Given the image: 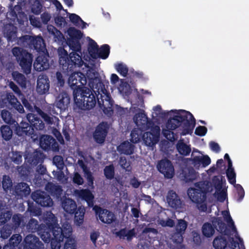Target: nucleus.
Instances as JSON below:
<instances>
[{"label": "nucleus", "instance_id": "de8ad7c7", "mask_svg": "<svg viewBox=\"0 0 249 249\" xmlns=\"http://www.w3.org/2000/svg\"><path fill=\"white\" fill-rule=\"evenodd\" d=\"M13 186V182L12 179L8 175H3L2 180V187L3 190L7 192L11 190Z\"/></svg>", "mask_w": 249, "mask_h": 249}, {"label": "nucleus", "instance_id": "c756f323", "mask_svg": "<svg viewBox=\"0 0 249 249\" xmlns=\"http://www.w3.org/2000/svg\"><path fill=\"white\" fill-rule=\"evenodd\" d=\"M26 229L29 232H35L37 231L39 232L40 234V231H43L44 229L47 226L45 223V225L43 226V228H40V226L38 225V222L37 220L35 218H32L28 222L27 225L25 224Z\"/></svg>", "mask_w": 249, "mask_h": 249}, {"label": "nucleus", "instance_id": "603ef678", "mask_svg": "<svg viewBox=\"0 0 249 249\" xmlns=\"http://www.w3.org/2000/svg\"><path fill=\"white\" fill-rule=\"evenodd\" d=\"M98 49L99 46L96 42L94 40L91 39L89 42L88 51L91 57H95V55H97V52L98 51Z\"/></svg>", "mask_w": 249, "mask_h": 249}, {"label": "nucleus", "instance_id": "ea45409f", "mask_svg": "<svg viewBox=\"0 0 249 249\" xmlns=\"http://www.w3.org/2000/svg\"><path fill=\"white\" fill-rule=\"evenodd\" d=\"M67 233V231H65ZM72 235H67V233L64 234V239H65V242L64 245L63 249H76V244L75 240L71 237Z\"/></svg>", "mask_w": 249, "mask_h": 249}, {"label": "nucleus", "instance_id": "393cba45", "mask_svg": "<svg viewBox=\"0 0 249 249\" xmlns=\"http://www.w3.org/2000/svg\"><path fill=\"white\" fill-rule=\"evenodd\" d=\"M26 119L34 130H41L44 128V124L42 121L36 115L28 113L26 116Z\"/></svg>", "mask_w": 249, "mask_h": 249}, {"label": "nucleus", "instance_id": "774afa93", "mask_svg": "<svg viewBox=\"0 0 249 249\" xmlns=\"http://www.w3.org/2000/svg\"><path fill=\"white\" fill-rule=\"evenodd\" d=\"M237 190V199L238 202H240L245 196V191L242 186L239 184L236 185Z\"/></svg>", "mask_w": 249, "mask_h": 249}, {"label": "nucleus", "instance_id": "4468645a", "mask_svg": "<svg viewBox=\"0 0 249 249\" xmlns=\"http://www.w3.org/2000/svg\"><path fill=\"white\" fill-rule=\"evenodd\" d=\"M15 131L19 136H28L32 139L35 140L37 138L35 133L34 128L29 123L21 121L20 124L16 127Z\"/></svg>", "mask_w": 249, "mask_h": 249}, {"label": "nucleus", "instance_id": "c85d7f7f", "mask_svg": "<svg viewBox=\"0 0 249 249\" xmlns=\"http://www.w3.org/2000/svg\"><path fill=\"white\" fill-rule=\"evenodd\" d=\"M45 48L46 45L42 36H33L31 49H34L37 52H43L45 49Z\"/></svg>", "mask_w": 249, "mask_h": 249}, {"label": "nucleus", "instance_id": "473e14b6", "mask_svg": "<svg viewBox=\"0 0 249 249\" xmlns=\"http://www.w3.org/2000/svg\"><path fill=\"white\" fill-rule=\"evenodd\" d=\"M116 235L120 238L124 239L125 237H126L128 241H131L136 235L135 230L133 228L127 231L125 228H124L117 231Z\"/></svg>", "mask_w": 249, "mask_h": 249}, {"label": "nucleus", "instance_id": "423d86ee", "mask_svg": "<svg viewBox=\"0 0 249 249\" xmlns=\"http://www.w3.org/2000/svg\"><path fill=\"white\" fill-rule=\"evenodd\" d=\"M11 51L23 72L26 74L30 73L33 62V55L19 47L13 48Z\"/></svg>", "mask_w": 249, "mask_h": 249}, {"label": "nucleus", "instance_id": "79ce46f5", "mask_svg": "<svg viewBox=\"0 0 249 249\" xmlns=\"http://www.w3.org/2000/svg\"><path fill=\"white\" fill-rule=\"evenodd\" d=\"M215 228L210 223H205L202 228V232L204 236L206 237H210L215 232Z\"/></svg>", "mask_w": 249, "mask_h": 249}, {"label": "nucleus", "instance_id": "aec40b11", "mask_svg": "<svg viewBox=\"0 0 249 249\" xmlns=\"http://www.w3.org/2000/svg\"><path fill=\"white\" fill-rule=\"evenodd\" d=\"M50 89V81L46 75H40L38 77L36 85V91L40 95L48 92Z\"/></svg>", "mask_w": 249, "mask_h": 249}, {"label": "nucleus", "instance_id": "052dcab7", "mask_svg": "<svg viewBox=\"0 0 249 249\" xmlns=\"http://www.w3.org/2000/svg\"><path fill=\"white\" fill-rule=\"evenodd\" d=\"M184 178L186 182L193 181L196 178V171L193 168L188 169V172L184 173Z\"/></svg>", "mask_w": 249, "mask_h": 249}, {"label": "nucleus", "instance_id": "9d476101", "mask_svg": "<svg viewBox=\"0 0 249 249\" xmlns=\"http://www.w3.org/2000/svg\"><path fill=\"white\" fill-rule=\"evenodd\" d=\"M44 248V244L40 241L39 238L35 235L30 234L24 238L23 243L20 245L18 249H42Z\"/></svg>", "mask_w": 249, "mask_h": 249}, {"label": "nucleus", "instance_id": "e2e57ef3", "mask_svg": "<svg viewBox=\"0 0 249 249\" xmlns=\"http://www.w3.org/2000/svg\"><path fill=\"white\" fill-rule=\"evenodd\" d=\"M222 214L228 223L229 226L231 228L232 231L234 232H237L234 222L233 221L229 212L228 211H224L222 212Z\"/></svg>", "mask_w": 249, "mask_h": 249}, {"label": "nucleus", "instance_id": "09e8293b", "mask_svg": "<svg viewBox=\"0 0 249 249\" xmlns=\"http://www.w3.org/2000/svg\"><path fill=\"white\" fill-rule=\"evenodd\" d=\"M31 167L27 165H22L18 168V171L20 176L23 179H27L31 172Z\"/></svg>", "mask_w": 249, "mask_h": 249}, {"label": "nucleus", "instance_id": "9b49d317", "mask_svg": "<svg viewBox=\"0 0 249 249\" xmlns=\"http://www.w3.org/2000/svg\"><path fill=\"white\" fill-rule=\"evenodd\" d=\"M31 197L34 201L41 207H50L53 205L52 199L44 191L36 190L32 194Z\"/></svg>", "mask_w": 249, "mask_h": 249}, {"label": "nucleus", "instance_id": "58836bf2", "mask_svg": "<svg viewBox=\"0 0 249 249\" xmlns=\"http://www.w3.org/2000/svg\"><path fill=\"white\" fill-rule=\"evenodd\" d=\"M213 244L215 249H225L227 246L228 241L225 237L220 236L214 238Z\"/></svg>", "mask_w": 249, "mask_h": 249}, {"label": "nucleus", "instance_id": "0e129e2a", "mask_svg": "<svg viewBox=\"0 0 249 249\" xmlns=\"http://www.w3.org/2000/svg\"><path fill=\"white\" fill-rule=\"evenodd\" d=\"M37 112L47 124H52L53 123V118L50 116V114L44 112L39 108L37 109Z\"/></svg>", "mask_w": 249, "mask_h": 249}, {"label": "nucleus", "instance_id": "20e7f679", "mask_svg": "<svg viewBox=\"0 0 249 249\" xmlns=\"http://www.w3.org/2000/svg\"><path fill=\"white\" fill-rule=\"evenodd\" d=\"M68 44L73 51L69 54L63 47H59L58 49L59 64L63 71L67 72H72L75 68L81 67L83 64L81 55L77 53H81V51L79 40L69 39Z\"/></svg>", "mask_w": 249, "mask_h": 249}, {"label": "nucleus", "instance_id": "49530a36", "mask_svg": "<svg viewBox=\"0 0 249 249\" xmlns=\"http://www.w3.org/2000/svg\"><path fill=\"white\" fill-rule=\"evenodd\" d=\"M13 227L9 224L4 225L0 231V237L4 239H7L12 234Z\"/></svg>", "mask_w": 249, "mask_h": 249}, {"label": "nucleus", "instance_id": "f704fd0d", "mask_svg": "<svg viewBox=\"0 0 249 249\" xmlns=\"http://www.w3.org/2000/svg\"><path fill=\"white\" fill-rule=\"evenodd\" d=\"M13 80L21 87L25 88L26 86V78L24 75L18 71H14L12 73Z\"/></svg>", "mask_w": 249, "mask_h": 249}, {"label": "nucleus", "instance_id": "5701e85b", "mask_svg": "<svg viewBox=\"0 0 249 249\" xmlns=\"http://www.w3.org/2000/svg\"><path fill=\"white\" fill-rule=\"evenodd\" d=\"M167 201L169 205L175 209L181 208V200L176 193L172 190H170L168 193Z\"/></svg>", "mask_w": 249, "mask_h": 249}, {"label": "nucleus", "instance_id": "a18cd8bd", "mask_svg": "<svg viewBox=\"0 0 249 249\" xmlns=\"http://www.w3.org/2000/svg\"><path fill=\"white\" fill-rule=\"evenodd\" d=\"M177 148L181 155L184 156L188 155L191 151V148L182 142H178Z\"/></svg>", "mask_w": 249, "mask_h": 249}, {"label": "nucleus", "instance_id": "c03bdc74", "mask_svg": "<svg viewBox=\"0 0 249 249\" xmlns=\"http://www.w3.org/2000/svg\"><path fill=\"white\" fill-rule=\"evenodd\" d=\"M121 83L119 87L120 92L125 96L129 95L132 92V89L130 85L127 82L121 79Z\"/></svg>", "mask_w": 249, "mask_h": 249}, {"label": "nucleus", "instance_id": "c9c22d12", "mask_svg": "<svg viewBox=\"0 0 249 249\" xmlns=\"http://www.w3.org/2000/svg\"><path fill=\"white\" fill-rule=\"evenodd\" d=\"M143 131L140 128H134L130 134V141L133 143L139 142L142 138Z\"/></svg>", "mask_w": 249, "mask_h": 249}, {"label": "nucleus", "instance_id": "338daca9", "mask_svg": "<svg viewBox=\"0 0 249 249\" xmlns=\"http://www.w3.org/2000/svg\"><path fill=\"white\" fill-rule=\"evenodd\" d=\"M21 236L20 235L14 234L10 238L9 243L12 245H14L16 247L21 242Z\"/></svg>", "mask_w": 249, "mask_h": 249}, {"label": "nucleus", "instance_id": "4d7b16f0", "mask_svg": "<svg viewBox=\"0 0 249 249\" xmlns=\"http://www.w3.org/2000/svg\"><path fill=\"white\" fill-rule=\"evenodd\" d=\"M1 118L7 124H13L15 122L11 113L6 110H3L1 113Z\"/></svg>", "mask_w": 249, "mask_h": 249}, {"label": "nucleus", "instance_id": "69168bd1", "mask_svg": "<svg viewBox=\"0 0 249 249\" xmlns=\"http://www.w3.org/2000/svg\"><path fill=\"white\" fill-rule=\"evenodd\" d=\"M12 217V213L10 211H6L0 213V226H2L7 222Z\"/></svg>", "mask_w": 249, "mask_h": 249}, {"label": "nucleus", "instance_id": "a878e982", "mask_svg": "<svg viewBox=\"0 0 249 249\" xmlns=\"http://www.w3.org/2000/svg\"><path fill=\"white\" fill-rule=\"evenodd\" d=\"M135 146L127 141L122 142L118 147L117 150L121 154L131 155L134 153Z\"/></svg>", "mask_w": 249, "mask_h": 249}, {"label": "nucleus", "instance_id": "39448f33", "mask_svg": "<svg viewBox=\"0 0 249 249\" xmlns=\"http://www.w3.org/2000/svg\"><path fill=\"white\" fill-rule=\"evenodd\" d=\"M195 188H189L187 195L190 200L196 204L204 202L206 199L207 194L209 192L210 185L208 181H201L194 184Z\"/></svg>", "mask_w": 249, "mask_h": 249}, {"label": "nucleus", "instance_id": "a211bd4d", "mask_svg": "<svg viewBox=\"0 0 249 249\" xmlns=\"http://www.w3.org/2000/svg\"><path fill=\"white\" fill-rule=\"evenodd\" d=\"M45 156L40 150H36L33 152H29L26 155L25 160L32 166H36L42 163Z\"/></svg>", "mask_w": 249, "mask_h": 249}, {"label": "nucleus", "instance_id": "13d9d810", "mask_svg": "<svg viewBox=\"0 0 249 249\" xmlns=\"http://www.w3.org/2000/svg\"><path fill=\"white\" fill-rule=\"evenodd\" d=\"M42 9V5L38 0H35L31 5V11L35 15H39L41 13Z\"/></svg>", "mask_w": 249, "mask_h": 249}, {"label": "nucleus", "instance_id": "8fccbe9b", "mask_svg": "<svg viewBox=\"0 0 249 249\" xmlns=\"http://www.w3.org/2000/svg\"><path fill=\"white\" fill-rule=\"evenodd\" d=\"M68 33L71 39L80 40L82 37L83 34L81 32L74 27L69 28Z\"/></svg>", "mask_w": 249, "mask_h": 249}, {"label": "nucleus", "instance_id": "6e6552de", "mask_svg": "<svg viewBox=\"0 0 249 249\" xmlns=\"http://www.w3.org/2000/svg\"><path fill=\"white\" fill-rule=\"evenodd\" d=\"M87 78L85 75L81 72H74L69 76L68 83L71 88L73 90V95L75 93V90L80 89H82L83 86L87 84Z\"/></svg>", "mask_w": 249, "mask_h": 249}, {"label": "nucleus", "instance_id": "2eb2a0df", "mask_svg": "<svg viewBox=\"0 0 249 249\" xmlns=\"http://www.w3.org/2000/svg\"><path fill=\"white\" fill-rule=\"evenodd\" d=\"M39 144L40 147L45 151L52 150L58 151L59 145L56 140L51 136L42 135L40 138Z\"/></svg>", "mask_w": 249, "mask_h": 249}, {"label": "nucleus", "instance_id": "4c0bfd02", "mask_svg": "<svg viewBox=\"0 0 249 249\" xmlns=\"http://www.w3.org/2000/svg\"><path fill=\"white\" fill-rule=\"evenodd\" d=\"M110 53V47L108 44H104L98 49L97 55L94 58H100L103 59H107Z\"/></svg>", "mask_w": 249, "mask_h": 249}, {"label": "nucleus", "instance_id": "f3484780", "mask_svg": "<svg viewBox=\"0 0 249 249\" xmlns=\"http://www.w3.org/2000/svg\"><path fill=\"white\" fill-rule=\"evenodd\" d=\"M74 194L77 198L85 200L89 207L93 208L94 196L89 189H75L74 191Z\"/></svg>", "mask_w": 249, "mask_h": 249}, {"label": "nucleus", "instance_id": "72a5a7b5", "mask_svg": "<svg viewBox=\"0 0 249 249\" xmlns=\"http://www.w3.org/2000/svg\"><path fill=\"white\" fill-rule=\"evenodd\" d=\"M142 139L145 144L149 146H152L156 144L159 141V140H157L154 135L149 131L144 133L143 132Z\"/></svg>", "mask_w": 249, "mask_h": 249}, {"label": "nucleus", "instance_id": "6e6d98bb", "mask_svg": "<svg viewBox=\"0 0 249 249\" xmlns=\"http://www.w3.org/2000/svg\"><path fill=\"white\" fill-rule=\"evenodd\" d=\"M227 177L229 182L232 185L236 183V174L232 166L228 167L226 171Z\"/></svg>", "mask_w": 249, "mask_h": 249}, {"label": "nucleus", "instance_id": "5fc2aeb1", "mask_svg": "<svg viewBox=\"0 0 249 249\" xmlns=\"http://www.w3.org/2000/svg\"><path fill=\"white\" fill-rule=\"evenodd\" d=\"M188 223L185 220L180 219L178 220V223L175 227L176 231L184 233L187 228Z\"/></svg>", "mask_w": 249, "mask_h": 249}, {"label": "nucleus", "instance_id": "412c9836", "mask_svg": "<svg viewBox=\"0 0 249 249\" xmlns=\"http://www.w3.org/2000/svg\"><path fill=\"white\" fill-rule=\"evenodd\" d=\"M13 192L16 196L22 198L30 194L31 189L27 183L20 182L14 185Z\"/></svg>", "mask_w": 249, "mask_h": 249}, {"label": "nucleus", "instance_id": "7ed1b4c3", "mask_svg": "<svg viewBox=\"0 0 249 249\" xmlns=\"http://www.w3.org/2000/svg\"><path fill=\"white\" fill-rule=\"evenodd\" d=\"M45 223L47 226L40 231V237L45 243H51L52 249H60L64 240V234H66L65 231H67V235H72L71 225L66 222L60 227L56 217L52 213L47 215Z\"/></svg>", "mask_w": 249, "mask_h": 249}, {"label": "nucleus", "instance_id": "f257e3e1", "mask_svg": "<svg viewBox=\"0 0 249 249\" xmlns=\"http://www.w3.org/2000/svg\"><path fill=\"white\" fill-rule=\"evenodd\" d=\"M90 89L84 87L75 90L73 99L76 107L83 110L93 108L98 103L99 107L108 116L113 113L114 101L105 89L100 76L90 79Z\"/></svg>", "mask_w": 249, "mask_h": 249}, {"label": "nucleus", "instance_id": "0eeeda50", "mask_svg": "<svg viewBox=\"0 0 249 249\" xmlns=\"http://www.w3.org/2000/svg\"><path fill=\"white\" fill-rule=\"evenodd\" d=\"M62 207L68 213L74 214V222L78 226L84 221L85 209L84 208H77L75 201L69 198H65L62 201Z\"/></svg>", "mask_w": 249, "mask_h": 249}, {"label": "nucleus", "instance_id": "3c124183", "mask_svg": "<svg viewBox=\"0 0 249 249\" xmlns=\"http://www.w3.org/2000/svg\"><path fill=\"white\" fill-rule=\"evenodd\" d=\"M104 174L106 178L111 180L114 178L115 168L113 164L106 166L104 169Z\"/></svg>", "mask_w": 249, "mask_h": 249}, {"label": "nucleus", "instance_id": "ddd939ff", "mask_svg": "<svg viewBox=\"0 0 249 249\" xmlns=\"http://www.w3.org/2000/svg\"><path fill=\"white\" fill-rule=\"evenodd\" d=\"M93 210L99 219L104 223L110 224L116 219L114 214L107 209H103L99 206L95 205L93 207Z\"/></svg>", "mask_w": 249, "mask_h": 249}, {"label": "nucleus", "instance_id": "7c9ffc66", "mask_svg": "<svg viewBox=\"0 0 249 249\" xmlns=\"http://www.w3.org/2000/svg\"><path fill=\"white\" fill-rule=\"evenodd\" d=\"M192 161L195 166L202 165V167H205L209 165L211 162V159L208 155L203 156H194L193 153L192 154Z\"/></svg>", "mask_w": 249, "mask_h": 249}, {"label": "nucleus", "instance_id": "4be33fe9", "mask_svg": "<svg viewBox=\"0 0 249 249\" xmlns=\"http://www.w3.org/2000/svg\"><path fill=\"white\" fill-rule=\"evenodd\" d=\"M70 103V98L66 92L60 93L57 97L55 104L56 107L60 111H64L68 108Z\"/></svg>", "mask_w": 249, "mask_h": 249}, {"label": "nucleus", "instance_id": "bb28decb", "mask_svg": "<svg viewBox=\"0 0 249 249\" xmlns=\"http://www.w3.org/2000/svg\"><path fill=\"white\" fill-rule=\"evenodd\" d=\"M45 190L49 193L51 196L56 198H59L61 197L63 191L61 186L55 185L52 182H48L46 185Z\"/></svg>", "mask_w": 249, "mask_h": 249}, {"label": "nucleus", "instance_id": "1a4fd4ad", "mask_svg": "<svg viewBox=\"0 0 249 249\" xmlns=\"http://www.w3.org/2000/svg\"><path fill=\"white\" fill-rule=\"evenodd\" d=\"M109 129V125L107 122H102L95 127L93 132V138L98 144H103Z\"/></svg>", "mask_w": 249, "mask_h": 249}, {"label": "nucleus", "instance_id": "cd10ccee", "mask_svg": "<svg viewBox=\"0 0 249 249\" xmlns=\"http://www.w3.org/2000/svg\"><path fill=\"white\" fill-rule=\"evenodd\" d=\"M137 110H139L140 112L135 114L133 117V120L137 125L144 126L147 124L148 117L147 115L145 113L144 111L141 109L139 107L134 108Z\"/></svg>", "mask_w": 249, "mask_h": 249}, {"label": "nucleus", "instance_id": "bf43d9fd", "mask_svg": "<svg viewBox=\"0 0 249 249\" xmlns=\"http://www.w3.org/2000/svg\"><path fill=\"white\" fill-rule=\"evenodd\" d=\"M115 69L117 72L124 77L126 76L128 72V69L126 65L122 63L115 65Z\"/></svg>", "mask_w": 249, "mask_h": 249}, {"label": "nucleus", "instance_id": "680f3d73", "mask_svg": "<svg viewBox=\"0 0 249 249\" xmlns=\"http://www.w3.org/2000/svg\"><path fill=\"white\" fill-rule=\"evenodd\" d=\"M22 154L21 152L12 151L11 157V160L16 164H20L22 161Z\"/></svg>", "mask_w": 249, "mask_h": 249}, {"label": "nucleus", "instance_id": "f03ea898", "mask_svg": "<svg viewBox=\"0 0 249 249\" xmlns=\"http://www.w3.org/2000/svg\"><path fill=\"white\" fill-rule=\"evenodd\" d=\"M174 113V117L170 118L166 124V128L162 129L163 136L171 142L177 140L178 136L173 130L180 127L182 131L181 136L191 134L196 124V119L193 114L185 110H172Z\"/></svg>", "mask_w": 249, "mask_h": 249}, {"label": "nucleus", "instance_id": "b1692460", "mask_svg": "<svg viewBox=\"0 0 249 249\" xmlns=\"http://www.w3.org/2000/svg\"><path fill=\"white\" fill-rule=\"evenodd\" d=\"M49 60L44 55L38 56L34 63L35 70L38 71L46 70L49 68Z\"/></svg>", "mask_w": 249, "mask_h": 249}, {"label": "nucleus", "instance_id": "a19ab883", "mask_svg": "<svg viewBox=\"0 0 249 249\" xmlns=\"http://www.w3.org/2000/svg\"><path fill=\"white\" fill-rule=\"evenodd\" d=\"M24 219V217L20 213L15 214L13 216L12 221L15 228H24L25 226V222Z\"/></svg>", "mask_w": 249, "mask_h": 249}, {"label": "nucleus", "instance_id": "2f4dec72", "mask_svg": "<svg viewBox=\"0 0 249 249\" xmlns=\"http://www.w3.org/2000/svg\"><path fill=\"white\" fill-rule=\"evenodd\" d=\"M213 225L216 227H218V229H217V231L220 233L223 234L224 235H229L230 234V231L227 229L226 224L222 221L221 217H217L213 221Z\"/></svg>", "mask_w": 249, "mask_h": 249}, {"label": "nucleus", "instance_id": "f8f14e48", "mask_svg": "<svg viewBox=\"0 0 249 249\" xmlns=\"http://www.w3.org/2000/svg\"><path fill=\"white\" fill-rule=\"evenodd\" d=\"M158 171L167 178H172L175 174L174 167L171 161L167 158L160 160L157 165Z\"/></svg>", "mask_w": 249, "mask_h": 249}, {"label": "nucleus", "instance_id": "6ab92c4d", "mask_svg": "<svg viewBox=\"0 0 249 249\" xmlns=\"http://www.w3.org/2000/svg\"><path fill=\"white\" fill-rule=\"evenodd\" d=\"M3 33L8 42H16L18 37L17 28L11 23L4 25Z\"/></svg>", "mask_w": 249, "mask_h": 249}, {"label": "nucleus", "instance_id": "37998d69", "mask_svg": "<svg viewBox=\"0 0 249 249\" xmlns=\"http://www.w3.org/2000/svg\"><path fill=\"white\" fill-rule=\"evenodd\" d=\"M2 138L5 141L10 140L13 135V131L8 125H4L0 127Z\"/></svg>", "mask_w": 249, "mask_h": 249}, {"label": "nucleus", "instance_id": "dca6fc26", "mask_svg": "<svg viewBox=\"0 0 249 249\" xmlns=\"http://www.w3.org/2000/svg\"><path fill=\"white\" fill-rule=\"evenodd\" d=\"M2 102L6 106L10 107L11 108L17 110L20 113L24 112L23 106L12 92H7L5 97L2 99Z\"/></svg>", "mask_w": 249, "mask_h": 249}, {"label": "nucleus", "instance_id": "864d4df0", "mask_svg": "<svg viewBox=\"0 0 249 249\" xmlns=\"http://www.w3.org/2000/svg\"><path fill=\"white\" fill-rule=\"evenodd\" d=\"M69 15V18L70 21L75 26H78L79 24V22H81L83 24L82 28L83 29L86 28V23L84 22L81 18L75 14H70Z\"/></svg>", "mask_w": 249, "mask_h": 249}, {"label": "nucleus", "instance_id": "e433bc0d", "mask_svg": "<svg viewBox=\"0 0 249 249\" xmlns=\"http://www.w3.org/2000/svg\"><path fill=\"white\" fill-rule=\"evenodd\" d=\"M33 36L30 35H24L18 37L15 44L25 47L31 48V43Z\"/></svg>", "mask_w": 249, "mask_h": 249}]
</instances>
